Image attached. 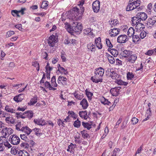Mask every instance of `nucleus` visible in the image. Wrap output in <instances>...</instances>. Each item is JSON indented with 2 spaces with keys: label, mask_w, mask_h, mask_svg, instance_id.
<instances>
[{
  "label": "nucleus",
  "mask_w": 156,
  "mask_h": 156,
  "mask_svg": "<svg viewBox=\"0 0 156 156\" xmlns=\"http://www.w3.org/2000/svg\"><path fill=\"white\" fill-rule=\"evenodd\" d=\"M22 127L21 122H18L16 125V129L18 131H20V128Z\"/></svg>",
  "instance_id": "obj_53"
},
{
  "label": "nucleus",
  "mask_w": 156,
  "mask_h": 156,
  "mask_svg": "<svg viewBox=\"0 0 156 156\" xmlns=\"http://www.w3.org/2000/svg\"><path fill=\"white\" fill-rule=\"evenodd\" d=\"M14 34V32L13 31H9L7 32L6 36V37H8Z\"/></svg>",
  "instance_id": "obj_52"
},
{
  "label": "nucleus",
  "mask_w": 156,
  "mask_h": 156,
  "mask_svg": "<svg viewBox=\"0 0 156 156\" xmlns=\"http://www.w3.org/2000/svg\"><path fill=\"white\" fill-rule=\"evenodd\" d=\"M136 16L137 17L138 22L141 21H145L147 18V16L146 13L144 12H140L136 14Z\"/></svg>",
  "instance_id": "obj_5"
},
{
  "label": "nucleus",
  "mask_w": 156,
  "mask_h": 156,
  "mask_svg": "<svg viewBox=\"0 0 156 156\" xmlns=\"http://www.w3.org/2000/svg\"><path fill=\"white\" fill-rule=\"evenodd\" d=\"M0 145L1 147H2V150L0 151H3L5 149L4 147L3 146L4 145L6 147L8 148H9L12 147V146L8 141L6 139V137L4 136H1L0 137Z\"/></svg>",
  "instance_id": "obj_3"
},
{
  "label": "nucleus",
  "mask_w": 156,
  "mask_h": 156,
  "mask_svg": "<svg viewBox=\"0 0 156 156\" xmlns=\"http://www.w3.org/2000/svg\"><path fill=\"white\" fill-rule=\"evenodd\" d=\"M111 53L114 57H116L118 55V52L117 50L115 49H113L112 50Z\"/></svg>",
  "instance_id": "obj_42"
},
{
  "label": "nucleus",
  "mask_w": 156,
  "mask_h": 156,
  "mask_svg": "<svg viewBox=\"0 0 156 156\" xmlns=\"http://www.w3.org/2000/svg\"><path fill=\"white\" fill-rule=\"evenodd\" d=\"M129 39L127 35H121L118 36L117 38V42L120 43H126Z\"/></svg>",
  "instance_id": "obj_9"
},
{
  "label": "nucleus",
  "mask_w": 156,
  "mask_h": 156,
  "mask_svg": "<svg viewBox=\"0 0 156 156\" xmlns=\"http://www.w3.org/2000/svg\"><path fill=\"white\" fill-rule=\"evenodd\" d=\"M67 80V78L65 77H63L62 76H59L58 79V83H62V82H66Z\"/></svg>",
  "instance_id": "obj_31"
},
{
  "label": "nucleus",
  "mask_w": 156,
  "mask_h": 156,
  "mask_svg": "<svg viewBox=\"0 0 156 156\" xmlns=\"http://www.w3.org/2000/svg\"><path fill=\"white\" fill-rule=\"evenodd\" d=\"M9 140L11 143L13 145H17L20 142L19 137L15 135H11L9 138Z\"/></svg>",
  "instance_id": "obj_6"
},
{
  "label": "nucleus",
  "mask_w": 156,
  "mask_h": 156,
  "mask_svg": "<svg viewBox=\"0 0 156 156\" xmlns=\"http://www.w3.org/2000/svg\"><path fill=\"white\" fill-rule=\"evenodd\" d=\"M117 83L119 85L126 86L128 84V83L124 82L121 80H117Z\"/></svg>",
  "instance_id": "obj_38"
},
{
  "label": "nucleus",
  "mask_w": 156,
  "mask_h": 156,
  "mask_svg": "<svg viewBox=\"0 0 156 156\" xmlns=\"http://www.w3.org/2000/svg\"><path fill=\"white\" fill-rule=\"evenodd\" d=\"M37 101V96H35L34 98H32L30 101V102L28 103V105H34Z\"/></svg>",
  "instance_id": "obj_32"
},
{
  "label": "nucleus",
  "mask_w": 156,
  "mask_h": 156,
  "mask_svg": "<svg viewBox=\"0 0 156 156\" xmlns=\"http://www.w3.org/2000/svg\"><path fill=\"white\" fill-rule=\"evenodd\" d=\"M120 87H115L112 88L110 90V92L113 96H116L119 94Z\"/></svg>",
  "instance_id": "obj_14"
},
{
  "label": "nucleus",
  "mask_w": 156,
  "mask_h": 156,
  "mask_svg": "<svg viewBox=\"0 0 156 156\" xmlns=\"http://www.w3.org/2000/svg\"><path fill=\"white\" fill-rule=\"evenodd\" d=\"M33 112L32 111H30L24 112L23 115L26 116L29 119H30L33 117Z\"/></svg>",
  "instance_id": "obj_22"
},
{
  "label": "nucleus",
  "mask_w": 156,
  "mask_h": 156,
  "mask_svg": "<svg viewBox=\"0 0 156 156\" xmlns=\"http://www.w3.org/2000/svg\"><path fill=\"white\" fill-rule=\"evenodd\" d=\"M19 151H16V149H13V148H11V152L12 154H14V155L16 154L17 153H18V152Z\"/></svg>",
  "instance_id": "obj_59"
},
{
  "label": "nucleus",
  "mask_w": 156,
  "mask_h": 156,
  "mask_svg": "<svg viewBox=\"0 0 156 156\" xmlns=\"http://www.w3.org/2000/svg\"><path fill=\"white\" fill-rule=\"evenodd\" d=\"M122 120V119L120 118L117 121L115 125V128H117L118 127V126L119 124L121 122Z\"/></svg>",
  "instance_id": "obj_56"
},
{
  "label": "nucleus",
  "mask_w": 156,
  "mask_h": 156,
  "mask_svg": "<svg viewBox=\"0 0 156 156\" xmlns=\"http://www.w3.org/2000/svg\"><path fill=\"white\" fill-rule=\"evenodd\" d=\"M20 131L24 132L25 134H27V135H29L32 132V130L29 128L28 126H23L21 129Z\"/></svg>",
  "instance_id": "obj_16"
},
{
  "label": "nucleus",
  "mask_w": 156,
  "mask_h": 156,
  "mask_svg": "<svg viewBox=\"0 0 156 156\" xmlns=\"http://www.w3.org/2000/svg\"><path fill=\"white\" fill-rule=\"evenodd\" d=\"M5 109L7 111L12 113H15V110L12 108H9L8 106L5 107Z\"/></svg>",
  "instance_id": "obj_49"
},
{
  "label": "nucleus",
  "mask_w": 156,
  "mask_h": 156,
  "mask_svg": "<svg viewBox=\"0 0 156 156\" xmlns=\"http://www.w3.org/2000/svg\"><path fill=\"white\" fill-rule=\"evenodd\" d=\"M73 125L75 127L79 128L80 127L81 125V122L79 119H77L75 121Z\"/></svg>",
  "instance_id": "obj_35"
},
{
  "label": "nucleus",
  "mask_w": 156,
  "mask_h": 156,
  "mask_svg": "<svg viewBox=\"0 0 156 156\" xmlns=\"http://www.w3.org/2000/svg\"><path fill=\"white\" fill-rule=\"evenodd\" d=\"M80 105L82 106L84 109H86L88 106V104L86 99L84 98L80 102Z\"/></svg>",
  "instance_id": "obj_21"
},
{
  "label": "nucleus",
  "mask_w": 156,
  "mask_h": 156,
  "mask_svg": "<svg viewBox=\"0 0 156 156\" xmlns=\"http://www.w3.org/2000/svg\"><path fill=\"white\" fill-rule=\"evenodd\" d=\"M34 123L39 125L44 126L46 122L44 119H34Z\"/></svg>",
  "instance_id": "obj_18"
},
{
  "label": "nucleus",
  "mask_w": 156,
  "mask_h": 156,
  "mask_svg": "<svg viewBox=\"0 0 156 156\" xmlns=\"http://www.w3.org/2000/svg\"><path fill=\"white\" fill-rule=\"evenodd\" d=\"M85 92L86 95L87 96L88 100H91L92 96L93 95V93L89 91H88L87 89L85 90Z\"/></svg>",
  "instance_id": "obj_39"
},
{
  "label": "nucleus",
  "mask_w": 156,
  "mask_h": 156,
  "mask_svg": "<svg viewBox=\"0 0 156 156\" xmlns=\"http://www.w3.org/2000/svg\"><path fill=\"white\" fill-rule=\"evenodd\" d=\"M140 40V38L138 35H135L133 37V41L135 43H137Z\"/></svg>",
  "instance_id": "obj_36"
},
{
  "label": "nucleus",
  "mask_w": 156,
  "mask_h": 156,
  "mask_svg": "<svg viewBox=\"0 0 156 156\" xmlns=\"http://www.w3.org/2000/svg\"><path fill=\"white\" fill-rule=\"evenodd\" d=\"M132 51H131L125 50L121 53V55L122 57L126 58H128L131 54H132Z\"/></svg>",
  "instance_id": "obj_15"
},
{
  "label": "nucleus",
  "mask_w": 156,
  "mask_h": 156,
  "mask_svg": "<svg viewBox=\"0 0 156 156\" xmlns=\"http://www.w3.org/2000/svg\"><path fill=\"white\" fill-rule=\"evenodd\" d=\"M16 28L20 30H21L22 29L21 24H19L18 25H15V26Z\"/></svg>",
  "instance_id": "obj_57"
},
{
  "label": "nucleus",
  "mask_w": 156,
  "mask_h": 156,
  "mask_svg": "<svg viewBox=\"0 0 156 156\" xmlns=\"http://www.w3.org/2000/svg\"><path fill=\"white\" fill-rule=\"evenodd\" d=\"M87 47L88 49L90 50L92 52L95 51L96 50L94 45L92 43H89L88 44Z\"/></svg>",
  "instance_id": "obj_25"
},
{
  "label": "nucleus",
  "mask_w": 156,
  "mask_h": 156,
  "mask_svg": "<svg viewBox=\"0 0 156 156\" xmlns=\"http://www.w3.org/2000/svg\"><path fill=\"white\" fill-rule=\"evenodd\" d=\"M118 23V21L117 19L111 20L110 21V24L112 27H113L114 26L116 25Z\"/></svg>",
  "instance_id": "obj_34"
},
{
  "label": "nucleus",
  "mask_w": 156,
  "mask_h": 156,
  "mask_svg": "<svg viewBox=\"0 0 156 156\" xmlns=\"http://www.w3.org/2000/svg\"><path fill=\"white\" fill-rule=\"evenodd\" d=\"M20 136L22 139L24 140L26 142H27L29 140V139L25 134H20Z\"/></svg>",
  "instance_id": "obj_40"
},
{
  "label": "nucleus",
  "mask_w": 156,
  "mask_h": 156,
  "mask_svg": "<svg viewBox=\"0 0 156 156\" xmlns=\"http://www.w3.org/2000/svg\"><path fill=\"white\" fill-rule=\"evenodd\" d=\"M138 18L136 16H134L132 17L131 21L132 22V25H136L137 24L140 22H138Z\"/></svg>",
  "instance_id": "obj_29"
},
{
  "label": "nucleus",
  "mask_w": 156,
  "mask_h": 156,
  "mask_svg": "<svg viewBox=\"0 0 156 156\" xmlns=\"http://www.w3.org/2000/svg\"><path fill=\"white\" fill-rule=\"evenodd\" d=\"M6 122L8 123L13 124L15 123V120L12 117H7L5 119Z\"/></svg>",
  "instance_id": "obj_24"
},
{
  "label": "nucleus",
  "mask_w": 156,
  "mask_h": 156,
  "mask_svg": "<svg viewBox=\"0 0 156 156\" xmlns=\"http://www.w3.org/2000/svg\"><path fill=\"white\" fill-rule=\"evenodd\" d=\"M116 61L117 65H122V62L119 59H116Z\"/></svg>",
  "instance_id": "obj_64"
},
{
  "label": "nucleus",
  "mask_w": 156,
  "mask_h": 156,
  "mask_svg": "<svg viewBox=\"0 0 156 156\" xmlns=\"http://www.w3.org/2000/svg\"><path fill=\"white\" fill-rule=\"evenodd\" d=\"M84 33L86 35H88L91 31V29L90 28H88L87 29H86L84 30Z\"/></svg>",
  "instance_id": "obj_54"
},
{
  "label": "nucleus",
  "mask_w": 156,
  "mask_h": 156,
  "mask_svg": "<svg viewBox=\"0 0 156 156\" xmlns=\"http://www.w3.org/2000/svg\"><path fill=\"white\" fill-rule=\"evenodd\" d=\"M156 22V16L153 17L149 19L146 22V24L149 27L153 26Z\"/></svg>",
  "instance_id": "obj_13"
},
{
  "label": "nucleus",
  "mask_w": 156,
  "mask_h": 156,
  "mask_svg": "<svg viewBox=\"0 0 156 156\" xmlns=\"http://www.w3.org/2000/svg\"><path fill=\"white\" fill-rule=\"evenodd\" d=\"M138 119L136 117L133 118L132 120L131 121L132 122V124L134 125L136 124L138 121Z\"/></svg>",
  "instance_id": "obj_51"
},
{
  "label": "nucleus",
  "mask_w": 156,
  "mask_h": 156,
  "mask_svg": "<svg viewBox=\"0 0 156 156\" xmlns=\"http://www.w3.org/2000/svg\"><path fill=\"white\" fill-rule=\"evenodd\" d=\"M137 58V56L136 54H131L128 58H126V61L127 63L130 64L134 63Z\"/></svg>",
  "instance_id": "obj_7"
},
{
  "label": "nucleus",
  "mask_w": 156,
  "mask_h": 156,
  "mask_svg": "<svg viewBox=\"0 0 156 156\" xmlns=\"http://www.w3.org/2000/svg\"><path fill=\"white\" fill-rule=\"evenodd\" d=\"M47 41H48V45L51 47H54L55 44L57 42V41L55 39V37L53 35L50 36Z\"/></svg>",
  "instance_id": "obj_10"
},
{
  "label": "nucleus",
  "mask_w": 156,
  "mask_h": 156,
  "mask_svg": "<svg viewBox=\"0 0 156 156\" xmlns=\"http://www.w3.org/2000/svg\"><path fill=\"white\" fill-rule=\"evenodd\" d=\"M72 25L73 29L76 32L82 30V27L81 23L76 22H73Z\"/></svg>",
  "instance_id": "obj_8"
},
{
  "label": "nucleus",
  "mask_w": 156,
  "mask_h": 156,
  "mask_svg": "<svg viewBox=\"0 0 156 156\" xmlns=\"http://www.w3.org/2000/svg\"><path fill=\"white\" fill-rule=\"evenodd\" d=\"M32 66L35 67H37V66L38 67V66H39V63H37V62L36 61H34V62H32Z\"/></svg>",
  "instance_id": "obj_61"
},
{
  "label": "nucleus",
  "mask_w": 156,
  "mask_h": 156,
  "mask_svg": "<svg viewBox=\"0 0 156 156\" xmlns=\"http://www.w3.org/2000/svg\"><path fill=\"white\" fill-rule=\"evenodd\" d=\"M12 14L14 16H16L18 17H20V16L19 14L18 11L16 10H12Z\"/></svg>",
  "instance_id": "obj_48"
},
{
  "label": "nucleus",
  "mask_w": 156,
  "mask_h": 156,
  "mask_svg": "<svg viewBox=\"0 0 156 156\" xmlns=\"http://www.w3.org/2000/svg\"><path fill=\"white\" fill-rule=\"evenodd\" d=\"M48 2L47 1H44L43 2L41 8L43 9L47 7L48 5Z\"/></svg>",
  "instance_id": "obj_45"
},
{
  "label": "nucleus",
  "mask_w": 156,
  "mask_h": 156,
  "mask_svg": "<svg viewBox=\"0 0 156 156\" xmlns=\"http://www.w3.org/2000/svg\"><path fill=\"white\" fill-rule=\"evenodd\" d=\"M111 31L110 33V35L112 37H114L117 35L120 32V30L117 28H113L111 30Z\"/></svg>",
  "instance_id": "obj_19"
},
{
  "label": "nucleus",
  "mask_w": 156,
  "mask_h": 156,
  "mask_svg": "<svg viewBox=\"0 0 156 156\" xmlns=\"http://www.w3.org/2000/svg\"><path fill=\"white\" fill-rule=\"evenodd\" d=\"M82 125L84 128H86L87 129L89 130L91 128L92 124H90L88 122H82Z\"/></svg>",
  "instance_id": "obj_30"
},
{
  "label": "nucleus",
  "mask_w": 156,
  "mask_h": 156,
  "mask_svg": "<svg viewBox=\"0 0 156 156\" xmlns=\"http://www.w3.org/2000/svg\"><path fill=\"white\" fill-rule=\"evenodd\" d=\"M58 71L62 74H64L65 75H67L68 72L67 69H65L64 68L61 67L60 64H58Z\"/></svg>",
  "instance_id": "obj_20"
},
{
  "label": "nucleus",
  "mask_w": 156,
  "mask_h": 156,
  "mask_svg": "<svg viewBox=\"0 0 156 156\" xmlns=\"http://www.w3.org/2000/svg\"><path fill=\"white\" fill-rule=\"evenodd\" d=\"M127 35L129 37H131L134 35V30L132 27H130L127 31Z\"/></svg>",
  "instance_id": "obj_28"
},
{
  "label": "nucleus",
  "mask_w": 156,
  "mask_h": 156,
  "mask_svg": "<svg viewBox=\"0 0 156 156\" xmlns=\"http://www.w3.org/2000/svg\"><path fill=\"white\" fill-rule=\"evenodd\" d=\"M75 97L79 100H81L83 98V95H80L78 94H76L75 92L74 94Z\"/></svg>",
  "instance_id": "obj_44"
},
{
  "label": "nucleus",
  "mask_w": 156,
  "mask_h": 156,
  "mask_svg": "<svg viewBox=\"0 0 156 156\" xmlns=\"http://www.w3.org/2000/svg\"><path fill=\"white\" fill-rule=\"evenodd\" d=\"M25 10V8H22L20 10L18 11L19 13H20L22 15H23L24 14V11Z\"/></svg>",
  "instance_id": "obj_58"
},
{
  "label": "nucleus",
  "mask_w": 156,
  "mask_h": 156,
  "mask_svg": "<svg viewBox=\"0 0 156 156\" xmlns=\"http://www.w3.org/2000/svg\"><path fill=\"white\" fill-rule=\"evenodd\" d=\"M23 94H20L18 95L15 96L13 98L14 100L16 102L21 101L23 99L24 96Z\"/></svg>",
  "instance_id": "obj_17"
},
{
  "label": "nucleus",
  "mask_w": 156,
  "mask_h": 156,
  "mask_svg": "<svg viewBox=\"0 0 156 156\" xmlns=\"http://www.w3.org/2000/svg\"><path fill=\"white\" fill-rule=\"evenodd\" d=\"M106 43L107 46L109 48H112L113 45L111 43L109 39H106Z\"/></svg>",
  "instance_id": "obj_46"
},
{
  "label": "nucleus",
  "mask_w": 156,
  "mask_h": 156,
  "mask_svg": "<svg viewBox=\"0 0 156 156\" xmlns=\"http://www.w3.org/2000/svg\"><path fill=\"white\" fill-rule=\"evenodd\" d=\"M45 69L46 70V72L48 73V70L49 71H51L52 68L49 66V63H47V66L45 67Z\"/></svg>",
  "instance_id": "obj_50"
},
{
  "label": "nucleus",
  "mask_w": 156,
  "mask_h": 156,
  "mask_svg": "<svg viewBox=\"0 0 156 156\" xmlns=\"http://www.w3.org/2000/svg\"><path fill=\"white\" fill-rule=\"evenodd\" d=\"M18 152L19 156H29V154L25 150H20Z\"/></svg>",
  "instance_id": "obj_26"
},
{
  "label": "nucleus",
  "mask_w": 156,
  "mask_h": 156,
  "mask_svg": "<svg viewBox=\"0 0 156 156\" xmlns=\"http://www.w3.org/2000/svg\"><path fill=\"white\" fill-rule=\"evenodd\" d=\"M101 102L104 105H111V102L108 101V99L105 98L104 97H102L100 99Z\"/></svg>",
  "instance_id": "obj_23"
},
{
  "label": "nucleus",
  "mask_w": 156,
  "mask_h": 156,
  "mask_svg": "<svg viewBox=\"0 0 156 156\" xmlns=\"http://www.w3.org/2000/svg\"><path fill=\"white\" fill-rule=\"evenodd\" d=\"M80 6V14L82 16L83 15V13L84 12V11L85 10L83 6Z\"/></svg>",
  "instance_id": "obj_62"
},
{
  "label": "nucleus",
  "mask_w": 156,
  "mask_h": 156,
  "mask_svg": "<svg viewBox=\"0 0 156 156\" xmlns=\"http://www.w3.org/2000/svg\"><path fill=\"white\" fill-rule=\"evenodd\" d=\"M144 25L142 23H139L136 25L135 28L137 30H139L142 28L143 29L144 28Z\"/></svg>",
  "instance_id": "obj_37"
},
{
  "label": "nucleus",
  "mask_w": 156,
  "mask_h": 156,
  "mask_svg": "<svg viewBox=\"0 0 156 156\" xmlns=\"http://www.w3.org/2000/svg\"><path fill=\"white\" fill-rule=\"evenodd\" d=\"M107 57L108 59L109 62L111 64H114L115 62V60L114 57L110 55L109 54H108L107 55Z\"/></svg>",
  "instance_id": "obj_33"
},
{
  "label": "nucleus",
  "mask_w": 156,
  "mask_h": 156,
  "mask_svg": "<svg viewBox=\"0 0 156 156\" xmlns=\"http://www.w3.org/2000/svg\"><path fill=\"white\" fill-rule=\"evenodd\" d=\"M147 34V32L143 30L141 32L140 34V36L141 38L143 39L146 36Z\"/></svg>",
  "instance_id": "obj_47"
},
{
  "label": "nucleus",
  "mask_w": 156,
  "mask_h": 156,
  "mask_svg": "<svg viewBox=\"0 0 156 156\" xmlns=\"http://www.w3.org/2000/svg\"><path fill=\"white\" fill-rule=\"evenodd\" d=\"M100 2L98 0H96L92 4L93 10L95 12H98L100 9Z\"/></svg>",
  "instance_id": "obj_12"
},
{
  "label": "nucleus",
  "mask_w": 156,
  "mask_h": 156,
  "mask_svg": "<svg viewBox=\"0 0 156 156\" xmlns=\"http://www.w3.org/2000/svg\"><path fill=\"white\" fill-rule=\"evenodd\" d=\"M140 6L138 3L134 2L132 0H129L126 8V10L129 11L137 8Z\"/></svg>",
  "instance_id": "obj_4"
},
{
  "label": "nucleus",
  "mask_w": 156,
  "mask_h": 156,
  "mask_svg": "<svg viewBox=\"0 0 156 156\" xmlns=\"http://www.w3.org/2000/svg\"><path fill=\"white\" fill-rule=\"evenodd\" d=\"M79 9L76 7H74L70 11V14L73 20H80L82 16L79 13Z\"/></svg>",
  "instance_id": "obj_2"
},
{
  "label": "nucleus",
  "mask_w": 156,
  "mask_h": 156,
  "mask_svg": "<svg viewBox=\"0 0 156 156\" xmlns=\"http://www.w3.org/2000/svg\"><path fill=\"white\" fill-rule=\"evenodd\" d=\"M153 54H154V52L153 51V49L151 50H149L148 51H147L145 53V54L149 55L151 56V55H152Z\"/></svg>",
  "instance_id": "obj_55"
},
{
  "label": "nucleus",
  "mask_w": 156,
  "mask_h": 156,
  "mask_svg": "<svg viewBox=\"0 0 156 156\" xmlns=\"http://www.w3.org/2000/svg\"><path fill=\"white\" fill-rule=\"evenodd\" d=\"M96 44L97 47L98 48V49H101L102 48V45L101 42H100V43L99 42L97 44Z\"/></svg>",
  "instance_id": "obj_63"
},
{
  "label": "nucleus",
  "mask_w": 156,
  "mask_h": 156,
  "mask_svg": "<svg viewBox=\"0 0 156 156\" xmlns=\"http://www.w3.org/2000/svg\"><path fill=\"white\" fill-rule=\"evenodd\" d=\"M80 133L82 135V137H83L84 139H86L90 138V136L87 133V131H86L85 130L81 131Z\"/></svg>",
  "instance_id": "obj_27"
},
{
  "label": "nucleus",
  "mask_w": 156,
  "mask_h": 156,
  "mask_svg": "<svg viewBox=\"0 0 156 156\" xmlns=\"http://www.w3.org/2000/svg\"><path fill=\"white\" fill-rule=\"evenodd\" d=\"M87 111H80L79 113V115L82 118H83L84 117L85 115L87 114Z\"/></svg>",
  "instance_id": "obj_41"
},
{
  "label": "nucleus",
  "mask_w": 156,
  "mask_h": 156,
  "mask_svg": "<svg viewBox=\"0 0 156 156\" xmlns=\"http://www.w3.org/2000/svg\"><path fill=\"white\" fill-rule=\"evenodd\" d=\"M1 132L3 135L5 136L7 135H9L13 133V130L10 128L6 127L3 128L1 131Z\"/></svg>",
  "instance_id": "obj_11"
},
{
  "label": "nucleus",
  "mask_w": 156,
  "mask_h": 156,
  "mask_svg": "<svg viewBox=\"0 0 156 156\" xmlns=\"http://www.w3.org/2000/svg\"><path fill=\"white\" fill-rule=\"evenodd\" d=\"M45 86L47 88H48L49 89L51 86V85L50 83L47 81H46L45 83Z\"/></svg>",
  "instance_id": "obj_60"
},
{
  "label": "nucleus",
  "mask_w": 156,
  "mask_h": 156,
  "mask_svg": "<svg viewBox=\"0 0 156 156\" xmlns=\"http://www.w3.org/2000/svg\"><path fill=\"white\" fill-rule=\"evenodd\" d=\"M134 76V75L132 73L129 72L127 73V77L128 80H131Z\"/></svg>",
  "instance_id": "obj_43"
},
{
  "label": "nucleus",
  "mask_w": 156,
  "mask_h": 156,
  "mask_svg": "<svg viewBox=\"0 0 156 156\" xmlns=\"http://www.w3.org/2000/svg\"><path fill=\"white\" fill-rule=\"evenodd\" d=\"M104 71V69L101 67L96 69L94 72L95 75L91 77L90 79L93 82L95 83L102 82Z\"/></svg>",
  "instance_id": "obj_1"
}]
</instances>
